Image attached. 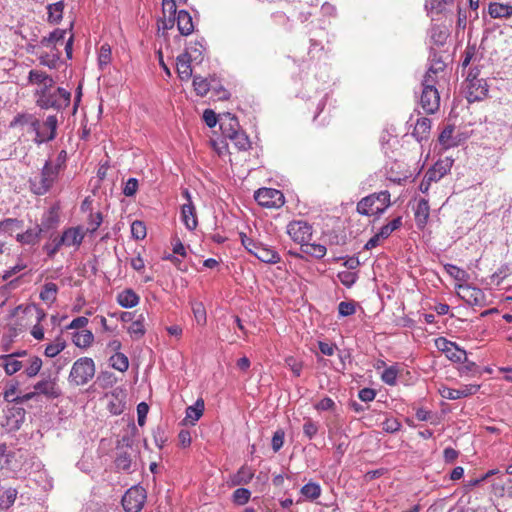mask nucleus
<instances>
[{
	"mask_svg": "<svg viewBox=\"0 0 512 512\" xmlns=\"http://www.w3.org/2000/svg\"><path fill=\"white\" fill-rule=\"evenodd\" d=\"M146 500V491L141 486H133L122 497V506L126 512H139Z\"/></svg>",
	"mask_w": 512,
	"mask_h": 512,
	"instance_id": "8",
	"label": "nucleus"
},
{
	"mask_svg": "<svg viewBox=\"0 0 512 512\" xmlns=\"http://www.w3.org/2000/svg\"><path fill=\"white\" fill-rule=\"evenodd\" d=\"M115 465L119 470L129 471L132 465L131 455L126 451L120 452L115 459Z\"/></svg>",
	"mask_w": 512,
	"mask_h": 512,
	"instance_id": "52",
	"label": "nucleus"
},
{
	"mask_svg": "<svg viewBox=\"0 0 512 512\" xmlns=\"http://www.w3.org/2000/svg\"><path fill=\"white\" fill-rule=\"evenodd\" d=\"M285 365L292 371L294 376L299 377L301 375L303 369L302 361L294 356H288L285 358Z\"/></svg>",
	"mask_w": 512,
	"mask_h": 512,
	"instance_id": "57",
	"label": "nucleus"
},
{
	"mask_svg": "<svg viewBox=\"0 0 512 512\" xmlns=\"http://www.w3.org/2000/svg\"><path fill=\"white\" fill-rule=\"evenodd\" d=\"M356 307L353 302L342 301L338 305V313L342 317L351 316L355 313Z\"/></svg>",
	"mask_w": 512,
	"mask_h": 512,
	"instance_id": "61",
	"label": "nucleus"
},
{
	"mask_svg": "<svg viewBox=\"0 0 512 512\" xmlns=\"http://www.w3.org/2000/svg\"><path fill=\"white\" fill-rule=\"evenodd\" d=\"M287 233L295 243L304 246L312 238L313 227L305 220H293L287 225Z\"/></svg>",
	"mask_w": 512,
	"mask_h": 512,
	"instance_id": "7",
	"label": "nucleus"
},
{
	"mask_svg": "<svg viewBox=\"0 0 512 512\" xmlns=\"http://www.w3.org/2000/svg\"><path fill=\"white\" fill-rule=\"evenodd\" d=\"M479 389V384H465L457 389L442 387L439 392L440 395L445 399L458 400L476 394Z\"/></svg>",
	"mask_w": 512,
	"mask_h": 512,
	"instance_id": "15",
	"label": "nucleus"
},
{
	"mask_svg": "<svg viewBox=\"0 0 512 512\" xmlns=\"http://www.w3.org/2000/svg\"><path fill=\"white\" fill-rule=\"evenodd\" d=\"M144 322L145 317L143 314H140L128 327V333L133 339H140L144 336L146 332Z\"/></svg>",
	"mask_w": 512,
	"mask_h": 512,
	"instance_id": "38",
	"label": "nucleus"
},
{
	"mask_svg": "<svg viewBox=\"0 0 512 512\" xmlns=\"http://www.w3.org/2000/svg\"><path fill=\"white\" fill-rule=\"evenodd\" d=\"M94 340V335L89 330H81L73 335V343L79 348L89 347Z\"/></svg>",
	"mask_w": 512,
	"mask_h": 512,
	"instance_id": "40",
	"label": "nucleus"
},
{
	"mask_svg": "<svg viewBox=\"0 0 512 512\" xmlns=\"http://www.w3.org/2000/svg\"><path fill=\"white\" fill-rule=\"evenodd\" d=\"M59 171L60 165H53L50 161H46L41 174L30 179L31 191L39 196L46 194L57 180Z\"/></svg>",
	"mask_w": 512,
	"mask_h": 512,
	"instance_id": "3",
	"label": "nucleus"
},
{
	"mask_svg": "<svg viewBox=\"0 0 512 512\" xmlns=\"http://www.w3.org/2000/svg\"><path fill=\"white\" fill-rule=\"evenodd\" d=\"M337 278L338 280L344 285L346 286L347 288H350L352 287L355 282L357 281L358 279V275L356 272H352V271H349V270H345V271H340L338 272L337 274Z\"/></svg>",
	"mask_w": 512,
	"mask_h": 512,
	"instance_id": "53",
	"label": "nucleus"
},
{
	"mask_svg": "<svg viewBox=\"0 0 512 512\" xmlns=\"http://www.w3.org/2000/svg\"><path fill=\"white\" fill-rule=\"evenodd\" d=\"M18 389V382H11L7 387L5 388L3 392V398L8 403H15L17 404V400L19 396H16V392Z\"/></svg>",
	"mask_w": 512,
	"mask_h": 512,
	"instance_id": "56",
	"label": "nucleus"
},
{
	"mask_svg": "<svg viewBox=\"0 0 512 512\" xmlns=\"http://www.w3.org/2000/svg\"><path fill=\"white\" fill-rule=\"evenodd\" d=\"M139 300V296L131 289H126L117 296V302L123 308H133L138 305Z\"/></svg>",
	"mask_w": 512,
	"mask_h": 512,
	"instance_id": "30",
	"label": "nucleus"
},
{
	"mask_svg": "<svg viewBox=\"0 0 512 512\" xmlns=\"http://www.w3.org/2000/svg\"><path fill=\"white\" fill-rule=\"evenodd\" d=\"M205 409V403L202 398L196 400V402L188 406L185 411V418L183 419L184 424H190L194 426L196 422L202 417Z\"/></svg>",
	"mask_w": 512,
	"mask_h": 512,
	"instance_id": "22",
	"label": "nucleus"
},
{
	"mask_svg": "<svg viewBox=\"0 0 512 512\" xmlns=\"http://www.w3.org/2000/svg\"><path fill=\"white\" fill-rule=\"evenodd\" d=\"M28 125L35 132V142L38 144L52 141L56 137L58 119L55 115H49L45 121L40 122L33 115H18L11 122V126Z\"/></svg>",
	"mask_w": 512,
	"mask_h": 512,
	"instance_id": "1",
	"label": "nucleus"
},
{
	"mask_svg": "<svg viewBox=\"0 0 512 512\" xmlns=\"http://www.w3.org/2000/svg\"><path fill=\"white\" fill-rule=\"evenodd\" d=\"M454 126L448 125L439 135V143L444 149H449L458 145V140L453 136Z\"/></svg>",
	"mask_w": 512,
	"mask_h": 512,
	"instance_id": "35",
	"label": "nucleus"
},
{
	"mask_svg": "<svg viewBox=\"0 0 512 512\" xmlns=\"http://www.w3.org/2000/svg\"><path fill=\"white\" fill-rule=\"evenodd\" d=\"M176 20H177L178 30L182 35L188 36L193 32L194 25H193L192 17L187 11L180 10L177 14Z\"/></svg>",
	"mask_w": 512,
	"mask_h": 512,
	"instance_id": "27",
	"label": "nucleus"
},
{
	"mask_svg": "<svg viewBox=\"0 0 512 512\" xmlns=\"http://www.w3.org/2000/svg\"><path fill=\"white\" fill-rule=\"evenodd\" d=\"M34 389L36 393L42 394L48 398H57L61 394L56 380L50 377L38 381L34 385Z\"/></svg>",
	"mask_w": 512,
	"mask_h": 512,
	"instance_id": "20",
	"label": "nucleus"
},
{
	"mask_svg": "<svg viewBox=\"0 0 512 512\" xmlns=\"http://www.w3.org/2000/svg\"><path fill=\"white\" fill-rule=\"evenodd\" d=\"M71 94L64 88L57 87L53 88L49 93L46 94L45 98L36 100V104L41 109H56L61 110L66 108L70 104Z\"/></svg>",
	"mask_w": 512,
	"mask_h": 512,
	"instance_id": "5",
	"label": "nucleus"
},
{
	"mask_svg": "<svg viewBox=\"0 0 512 512\" xmlns=\"http://www.w3.org/2000/svg\"><path fill=\"white\" fill-rule=\"evenodd\" d=\"M23 361H24V367H23L24 374L28 378L35 377L40 372L42 365H43L41 358L38 356H35V355L29 356L27 359H25Z\"/></svg>",
	"mask_w": 512,
	"mask_h": 512,
	"instance_id": "29",
	"label": "nucleus"
},
{
	"mask_svg": "<svg viewBox=\"0 0 512 512\" xmlns=\"http://www.w3.org/2000/svg\"><path fill=\"white\" fill-rule=\"evenodd\" d=\"M28 83L36 86L47 83L48 85H54V80L46 72L34 69L29 72Z\"/></svg>",
	"mask_w": 512,
	"mask_h": 512,
	"instance_id": "37",
	"label": "nucleus"
},
{
	"mask_svg": "<svg viewBox=\"0 0 512 512\" xmlns=\"http://www.w3.org/2000/svg\"><path fill=\"white\" fill-rule=\"evenodd\" d=\"M435 84L436 81L429 78L422 80L420 104L423 110L428 114L435 113L440 106V96Z\"/></svg>",
	"mask_w": 512,
	"mask_h": 512,
	"instance_id": "6",
	"label": "nucleus"
},
{
	"mask_svg": "<svg viewBox=\"0 0 512 512\" xmlns=\"http://www.w3.org/2000/svg\"><path fill=\"white\" fill-rule=\"evenodd\" d=\"M58 286L53 282H48L44 284L39 297L40 299L48 305H52L55 303L57 299Z\"/></svg>",
	"mask_w": 512,
	"mask_h": 512,
	"instance_id": "36",
	"label": "nucleus"
},
{
	"mask_svg": "<svg viewBox=\"0 0 512 512\" xmlns=\"http://www.w3.org/2000/svg\"><path fill=\"white\" fill-rule=\"evenodd\" d=\"M401 226H402V217L398 216V217L394 218L392 221H390L389 223L383 225L379 229V232L381 233V237H384L386 240L387 238L390 237V235L394 231L398 230Z\"/></svg>",
	"mask_w": 512,
	"mask_h": 512,
	"instance_id": "49",
	"label": "nucleus"
},
{
	"mask_svg": "<svg viewBox=\"0 0 512 512\" xmlns=\"http://www.w3.org/2000/svg\"><path fill=\"white\" fill-rule=\"evenodd\" d=\"M219 123L223 135L227 138L240 131L237 118L229 112L223 113L219 116Z\"/></svg>",
	"mask_w": 512,
	"mask_h": 512,
	"instance_id": "21",
	"label": "nucleus"
},
{
	"mask_svg": "<svg viewBox=\"0 0 512 512\" xmlns=\"http://www.w3.org/2000/svg\"><path fill=\"white\" fill-rule=\"evenodd\" d=\"M452 164H453V160L448 157L438 160L426 172V174L428 175V180H433L434 182H438L450 171Z\"/></svg>",
	"mask_w": 512,
	"mask_h": 512,
	"instance_id": "19",
	"label": "nucleus"
},
{
	"mask_svg": "<svg viewBox=\"0 0 512 512\" xmlns=\"http://www.w3.org/2000/svg\"><path fill=\"white\" fill-rule=\"evenodd\" d=\"M95 371L94 360L89 357H81L73 363L68 376V382L74 386L86 385L93 379Z\"/></svg>",
	"mask_w": 512,
	"mask_h": 512,
	"instance_id": "4",
	"label": "nucleus"
},
{
	"mask_svg": "<svg viewBox=\"0 0 512 512\" xmlns=\"http://www.w3.org/2000/svg\"><path fill=\"white\" fill-rule=\"evenodd\" d=\"M435 347L445 356L456 363H464L467 361V353L464 349L460 348L456 343L447 340L444 337H438L434 341Z\"/></svg>",
	"mask_w": 512,
	"mask_h": 512,
	"instance_id": "9",
	"label": "nucleus"
},
{
	"mask_svg": "<svg viewBox=\"0 0 512 512\" xmlns=\"http://www.w3.org/2000/svg\"><path fill=\"white\" fill-rule=\"evenodd\" d=\"M3 412L4 422L2 425L7 427L9 430L19 429L25 419V410L22 407L8 403Z\"/></svg>",
	"mask_w": 512,
	"mask_h": 512,
	"instance_id": "13",
	"label": "nucleus"
},
{
	"mask_svg": "<svg viewBox=\"0 0 512 512\" xmlns=\"http://www.w3.org/2000/svg\"><path fill=\"white\" fill-rule=\"evenodd\" d=\"M111 366L120 371L125 372L129 368V360L123 353L117 352L110 357Z\"/></svg>",
	"mask_w": 512,
	"mask_h": 512,
	"instance_id": "45",
	"label": "nucleus"
},
{
	"mask_svg": "<svg viewBox=\"0 0 512 512\" xmlns=\"http://www.w3.org/2000/svg\"><path fill=\"white\" fill-rule=\"evenodd\" d=\"M458 295L469 305L483 307L487 304L485 293L468 284L457 285Z\"/></svg>",
	"mask_w": 512,
	"mask_h": 512,
	"instance_id": "11",
	"label": "nucleus"
},
{
	"mask_svg": "<svg viewBox=\"0 0 512 512\" xmlns=\"http://www.w3.org/2000/svg\"><path fill=\"white\" fill-rule=\"evenodd\" d=\"M138 180L136 178H129L123 187V194L126 197H133L138 190Z\"/></svg>",
	"mask_w": 512,
	"mask_h": 512,
	"instance_id": "62",
	"label": "nucleus"
},
{
	"mask_svg": "<svg viewBox=\"0 0 512 512\" xmlns=\"http://www.w3.org/2000/svg\"><path fill=\"white\" fill-rule=\"evenodd\" d=\"M301 251L307 255L321 259L326 255L327 249L324 245L306 242L301 246Z\"/></svg>",
	"mask_w": 512,
	"mask_h": 512,
	"instance_id": "41",
	"label": "nucleus"
},
{
	"mask_svg": "<svg viewBox=\"0 0 512 512\" xmlns=\"http://www.w3.org/2000/svg\"><path fill=\"white\" fill-rule=\"evenodd\" d=\"M254 477V470L247 466H241L238 471L230 477L231 486L246 485L251 482Z\"/></svg>",
	"mask_w": 512,
	"mask_h": 512,
	"instance_id": "25",
	"label": "nucleus"
},
{
	"mask_svg": "<svg viewBox=\"0 0 512 512\" xmlns=\"http://www.w3.org/2000/svg\"><path fill=\"white\" fill-rule=\"evenodd\" d=\"M254 198L259 205L267 208H278L284 204L283 193L273 188H260L255 192Z\"/></svg>",
	"mask_w": 512,
	"mask_h": 512,
	"instance_id": "10",
	"label": "nucleus"
},
{
	"mask_svg": "<svg viewBox=\"0 0 512 512\" xmlns=\"http://www.w3.org/2000/svg\"><path fill=\"white\" fill-rule=\"evenodd\" d=\"M401 428V423L396 418H387L382 423V429L387 433H395Z\"/></svg>",
	"mask_w": 512,
	"mask_h": 512,
	"instance_id": "64",
	"label": "nucleus"
},
{
	"mask_svg": "<svg viewBox=\"0 0 512 512\" xmlns=\"http://www.w3.org/2000/svg\"><path fill=\"white\" fill-rule=\"evenodd\" d=\"M444 68H445V64H444L443 61H441V60L433 61V63L428 68V71L426 72V74H425L423 79H428L429 78L431 80H435L436 81L437 74L439 72H443Z\"/></svg>",
	"mask_w": 512,
	"mask_h": 512,
	"instance_id": "55",
	"label": "nucleus"
},
{
	"mask_svg": "<svg viewBox=\"0 0 512 512\" xmlns=\"http://www.w3.org/2000/svg\"><path fill=\"white\" fill-rule=\"evenodd\" d=\"M65 348V343L58 339L56 342L48 344L45 348L44 354L49 358L57 356Z\"/></svg>",
	"mask_w": 512,
	"mask_h": 512,
	"instance_id": "58",
	"label": "nucleus"
},
{
	"mask_svg": "<svg viewBox=\"0 0 512 512\" xmlns=\"http://www.w3.org/2000/svg\"><path fill=\"white\" fill-rule=\"evenodd\" d=\"M391 205V195L388 190L372 193L363 197L356 206L360 215L381 216Z\"/></svg>",
	"mask_w": 512,
	"mask_h": 512,
	"instance_id": "2",
	"label": "nucleus"
},
{
	"mask_svg": "<svg viewBox=\"0 0 512 512\" xmlns=\"http://www.w3.org/2000/svg\"><path fill=\"white\" fill-rule=\"evenodd\" d=\"M198 57L193 56L190 52L179 55L176 59V69L181 80L187 81L192 76L191 61L197 60Z\"/></svg>",
	"mask_w": 512,
	"mask_h": 512,
	"instance_id": "17",
	"label": "nucleus"
},
{
	"mask_svg": "<svg viewBox=\"0 0 512 512\" xmlns=\"http://www.w3.org/2000/svg\"><path fill=\"white\" fill-rule=\"evenodd\" d=\"M193 86H194L196 93L200 96H205L210 89V85H209L207 79L200 77V76H194Z\"/></svg>",
	"mask_w": 512,
	"mask_h": 512,
	"instance_id": "54",
	"label": "nucleus"
},
{
	"mask_svg": "<svg viewBox=\"0 0 512 512\" xmlns=\"http://www.w3.org/2000/svg\"><path fill=\"white\" fill-rule=\"evenodd\" d=\"M430 215V206L428 200L420 199L415 209V222L419 228H424Z\"/></svg>",
	"mask_w": 512,
	"mask_h": 512,
	"instance_id": "26",
	"label": "nucleus"
},
{
	"mask_svg": "<svg viewBox=\"0 0 512 512\" xmlns=\"http://www.w3.org/2000/svg\"><path fill=\"white\" fill-rule=\"evenodd\" d=\"M59 222L58 213L55 208H51L42 218L41 225L42 231L52 229L57 226Z\"/></svg>",
	"mask_w": 512,
	"mask_h": 512,
	"instance_id": "43",
	"label": "nucleus"
},
{
	"mask_svg": "<svg viewBox=\"0 0 512 512\" xmlns=\"http://www.w3.org/2000/svg\"><path fill=\"white\" fill-rule=\"evenodd\" d=\"M60 51L59 49H50L49 52H42L39 54L38 59L40 64L43 66H47L50 69L56 68L57 64L60 60Z\"/></svg>",
	"mask_w": 512,
	"mask_h": 512,
	"instance_id": "34",
	"label": "nucleus"
},
{
	"mask_svg": "<svg viewBox=\"0 0 512 512\" xmlns=\"http://www.w3.org/2000/svg\"><path fill=\"white\" fill-rule=\"evenodd\" d=\"M444 269H445L446 273L449 274L456 281L466 282L469 278L468 273L464 269L459 268L456 265L445 264Z\"/></svg>",
	"mask_w": 512,
	"mask_h": 512,
	"instance_id": "46",
	"label": "nucleus"
},
{
	"mask_svg": "<svg viewBox=\"0 0 512 512\" xmlns=\"http://www.w3.org/2000/svg\"><path fill=\"white\" fill-rule=\"evenodd\" d=\"M85 237V232L82 227H70L65 229L60 236V243H63L64 246L71 247H79Z\"/></svg>",
	"mask_w": 512,
	"mask_h": 512,
	"instance_id": "18",
	"label": "nucleus"
},
{
	"mask_svg": "<svg viewBox=\"0 0 512 512\" xmlns=\"http://www.w3.org/2000/svg\"><path fill=\"white\" fill-rule=\"evenodd\" d=\"M511 272L509 265H502L498 271L493 273L490 277V283L494 285H499L501 281L507 277V275Z\"/></svg>",
	"mask_w": 512,
	"mask_h": 512,
	"instance_id": "59",
	"label": "nucleus"
},
{
	"mask_svg": "<svg viewBox=\"0 0 512 512\" xmlns=\"http://www.w3.org/2000/svg\"><path fill=\"white\" fill-rule=\"evenodd\" d=\"M42 227L36 225L33 228L27 229L25 232L18 234L16 239L21 244L34 245L40 240Z\"/></svg>",
	"mask_w": 512,
	"mask_h": 512,
	"instance_id": "28",
	"label": "nucleus"
},
{
	"mask_svg": "<svg viewBox=\"0 0 512 512\" xmlns=\"http://www.w3.org/2000/svg\"><path fill=\"white\" fill-rule=\"evenodd\" d=\"M251 492L247 488H237L232 494V502L236 505L243 506L249 502Z\"/></svg>",
	"mask_w": 512,
	"mask_h": 512,
	"instance_id": "50",
	"label": "nucleus"
},
{
	"mask_svg": "<svg viewBox=\"0 0 512 512\" xmlns=\"http://www.w3.org/2000/svg\"><path fill=\"white\" fill-rule=\"evenodd\" d=\"M17 498V490L14 488H7L0 490V509L7 510L15 502Z\"/></svg>",
	"mask_w": 512,
	"mask_h": 512,
	"instance_id": "39",
	"label": "nucleus"
},
{
	"mask_svg": "<svg viewBox=\"0 0 512 512\" xmlns=\"http://www.w3.org/2000/svg\"><path fill=\"white\" fill-rule=\"evenodd\" d=\"M191 308L197 324L201 326L205 325L207 321V314L204 304L199 301H194L191 304Z\"/></svg>",
	"mask_w": 512,
	"mask_h": 512,
	"instance_id": "47",
	"label": "nucleus"
},
{
	"mask_svg": "<svg viewBox=\"0 0 512 512\" xmlns=\"http://www.w3.org/2000/svg\"><path fill=\"white\" fill-rule=\"evenodd\" d=\"M488 12L492 18H508L512 15V5L493 2L490 3Z\"/></svg>",
	"mask_w": 512,
	"mask_h": 512,
	"instance_id": "31",
	"label": "nucleus"
},
{
	"mask_svg": "<svg viewBox=\"0 0 512 512\" xmlns=\"http://www.w3.org/2000/svg\"><path fill=\"white\" fill-rule=\"evenodd\" d=\"M471 75H467L466 78V98L469 102H475L483 100L488 94V85L484 79L477 77L470 78Z\"/></svg>",
	"mask_w": 512,
	"mask_h": 512,
	"instance_id": "12",
	"label": "nucleus"
},
{
	"mask_svg": "<svg viewBox=\"0 0 512 512\" xmlns=\"http://www.w3.org/2000/svg\"><path fill=\"white\" fill-rule=\"evenodd\" d=\"M182 196L186 199L187 203H184L181 208V218L189 230H194L197 227V217L195 207L192 203L191 194L188 189L182 191Z\"/></svg>",
	"mask_w": 512,
	"mask_h": 512,
	"instance_id": "14",
	"label": "nucleus"
},
{
	"mask_svg": "<svg viewBox=\"0 0 512 512\" xmlns=\"http://www.w3.org/2000/svg\"><path fill=\"white\" fill-rule=\"evenodd\" d=\"M0 366L8 376H12L24 367V361L16 359L14 355L4 354L0 356Z\"/></svg>",
	"mask_w": 512,
	"mask_h": 512,
	"instance_id": "24",
	"label": "nucleus"
},
{
	"mask_svg": "<svg viewBox=\"0 0 512 512\" xmlns=\"http://www.w3.org/2000/svg\"><path fill=\"white\" fill-rule=\"evenodd\" d=\"M64 2L58 1L47 6V21L50 24H58L63 18Z\"/></svg>",
	"mask_w": 512,
	"mask_h": 512,
	"instance_id": "32",
	"label": "nucleus"
},
{
	"mask_svg": "<svg viewBox=\"0 0 512 512\" xmlns=\"http://www.w3.org/2000/svg\"><path fill=\"white\" fill-rule=\"evenodd\" d=\"M301 494L307 499L315 500L321 494V487L318 483L309 482L301 488Z\"/></svg>",
	"mask_w": 512,
	"mask_h": 512,
	"instance_id": "48",
	"label": "nucleus"
},
{
	"mask_svg": "<svg viewBox=\"0 0 512 512\" xmlns=\"http://www.w3.org/2000/svg\"><path fill=\"white\" fill-rule=\"evenodd\" d=\"M258 260L266 264H276L280 262V254L271 246L259 242L252 252Z\"/></svg>",
	"mask_w": 512,
	"mask_h": 512,
	"instance_id": "16",
	"label": "nucleus"
},
{
	"mask_svg": "<svg viewBox=\"0 0 512 512\" xmlns=\"http://www.w3.org/2000/svg\"><path fill=\"white\" fill-rule=\"evenodd\" d=\"M431 129V121L426 117L417 119L412 135L418 140L426 139Z\"/></svg>",
	"mask_w": 512,
	"mask_h": 512,
	"instance_id": "33",
	"label": "nucleus"
},
{
	"mask_svg": "<svg viewBox=\"0 0 512 512\" xmlns=\"http://www.w3.org/2000/svg\"><path fill=\"white\" fill-rule=\"evenodd\" d=\"M131 234L136 240H141L146 237V226L142 221H134L131 224Z\"/></svg>",
	"mask_w": 512,
	"mask_h": 512,
	"instance_id": "60",
	"label": "nucleus"
},
{
	"mask_svg": "<svg viewBox=\"0 0 512 512\" xmlns=\"http://www.w3.org/2000/svg\"><path fill=\"white\" fill-rule=\"evenodd\" d=\"M112 58L111 47L109 44H103L98 53V66L100 70H105Z\"/></svg>",
	"mask_w": 512,
	"mask_h": 512,
	"instance_id": "42",
	"label": "nucleus"
},
{
	"mask_svg": "<svg viewBox=\"0 0 512 512\" xmlns=\"http://www.w3.org/2000/svg\"><path fill=\"white\" fill-rule=\"evenodd\" d=\"M318 432V424L311 419H307L303 425V433L308 439H313Z\"/></svg>",
	"mask_w": 512,
	"mask_h": 512,
	"instance_id": "63",
	"label": "nucleus"
},
{
	"mask_svg": "<svg viewBox=\"0 0 512 512\" xmlns=\"http://www.w3.org/2000/svg\"><path fill=\"white\" fill-rule=\"evenodd\" d=\"M398 374L399 369L397 366L387 367L381 374V380L387 385L394 386L397 382Z\"/></svg>",
	"mask_w": 512,
	"mask_h": 512,
	"instance_id": "51",
	"label": "nucleus"
},
{
	"mask_svg": "<svg viewBox=\"0 0 512 512\" xmlns=\"http://www.w3.org/2000/svg\"><path fill=\"white\" fill-rule=\"evenodd\" d=\"M67 30L55 29L48 36L43 37L38 46L41 48L58 49L57 45L63 44Z\"/></svg>",
	"mask_w": 512,
	"mask_h": 512,
	"instance_id": "23",
	"label": "nucleus"
},
{
	"mask_svg": "<svg viewBox=\"0 0 512 512\" xmlns=\"http://www.w3.org/2000/svg\"><path fill=\"white\" fill-rule=\"evenodd\" d=\"M234 146L240 151H246L250 148L251 143L248 136L243 131H238L235 135L229 137Z\"/></svg>",
	"mask_w": 512,
	"mask_h": 512,
	"instance_id": "44",
	"label": "nucleus"
}]
</instances>
